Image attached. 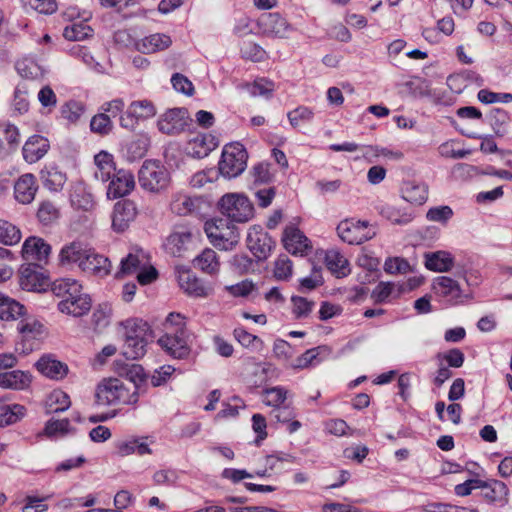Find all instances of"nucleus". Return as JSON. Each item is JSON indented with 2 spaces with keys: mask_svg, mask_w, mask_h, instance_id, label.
I'll list each match as a JSON object with an SVG mask.
<instances>
[{
  "mask_svg": "<svg viewBox=\"0 0 512 512\" xmlns=\"http://www.w3.org/2000/svg\"><path fill=\"white\" fill-rule=\"evenodd\" d=\"M125 342L122 354L126 359L137 360L146 354V347L151 338V328L142 319H129L124 324Z\"/></svg>",
  "mask_w": 512,
  "mask_h": 512,
  "instance_id": "f03ea898",
  "label": "nucleus"
},
{
  "mask_svg": "<svg viewBox=\"0 0 512 512\" xmlns=\"http://www.w3.org/2000/svg\"><path fill=\"white\" fill-rule=\"evenodd\" d=\"M241 55L243 58L253 62H259L265 59V50L254 42H245L241 47Z\"/></svg>",
  "mask_w": 512,
  "mask_h": 512,
  "instance_id": "bf43d9fd",
  "label": "nucleus"
},
{
  "mask_svg": "<svg viewBox=\"0 0 512 512\" xmlns=\"http://www.w3.org/2000/svg\"><path fill=\"white\" fill-rule=\"evenodd\" d=\"M49 148L50 143L47 138L41 135H32L23 145V158L27 163H36L47 154Z\"/></svg>",
  "mask_w": 512,
  "mask_h": 512,
  "instance_id": "6ab92c4d",
  "label": "nucleus"
},
{
  "mask_svg": "<svg viewBox=\"0 0 512 512\" xmlns=\"http://www.w3.org/2000/svg\"><path fill=\"white\" fill-rule=\"evenodd\" d=\"M246 165L245 148L240 143H232L224 146L217 172L226 178H234L245 170Z\"/></svg>",
  "mask_w": 512,
  "mask_h": 512,
  "instance_id": "423d86ee",
  "label": "nucleus"
},
{
  "mask_svg": "<svg viewBox=\"0 0 512 512\" xmlns=\"http://www.w3.org/2000/svg\"><path fill=\"white\" fill-rule=\"evenodd\" d=\"M177 281L180 288L191 297L204 298L212 293V289L203 284L190 270L179 269L177 271Z\"/></svg>",
  "mask_w": 512,
  "mask_h": 512,
  "instance_id": "dca6fc26",
  "label": "nucleus"
},
{
  "mask_svg": "<svg viewBox=\"0 0 512 512\" xmlns=\"http://www.w3.org/2000/svg\"><path fill=\"white\" fill-rule=\"evenodd\" d=\"M19 284L26 291H40L48 284V278L35 265H27L20 270Z\"/></svg>",
  "mask_w": 512,
  "mask_h": 512,
  "instance_id": "aec40b11",
  "label": "nucleus"
},
{
  "mask_svg": "<svg viewBox=\"0 0 512 512\" xmlns=\"http://www.w3.org/2000/svg\"><path fill=\"white\" fill-rule=\"evenodd\" d=\"M71 405L68 394L61 390H54L48 397L47 407L50 412H62Z\"/></svg>",
  "mask_w": 512,
  "mask_h": 512,
  "instance_id": "8fccbe9b",
  "label": "nucleus"
},
{
  "mask_svg": "<svg viewBox=\"0 0 512 512\" xmlns=\"http://www.w3.org/2000/svg\"><path fill=\"white\" fill-rule=\"evenodd\" d=\"M70 430V422L68 419L50 420L46 423L44 434L48 437L64 436Z\"/></svg>",
  "mask_w": 512,
  "mask_h": 512,
  "instance_id": "4d7b16f0",
  "label": "nucleus"
},
{
  "mask_svg": "<svg viewBox=\"0 0 512 512\" xmlns=\"http://www.w3.org/2000/svg\"><path fill=\"white\" fill-rule=\"evenodd\" d=\"M129 115L135 116L136 119H148L156 114L154 104L149 100H137L128 106Z\"/></svg>",
  "mask_w": 512,
  "mask_h": 512,
  "instance_id": "a18cd8bd",
  "label": "nucleus"
},
{
  "mask_svg": "<svg viewBox=\"0 0 512 512\" xmlns=\"http://www.w3.org/2000/svg\"><path fill=\"white\" fill-rule=\"evenodd\" d=\"M90 248H88L81 241H72L63 245L58 254V261L62 267L73 268L77 266L79 269L82 267Z\"/></svg>",
  "mask_w": 512,
  "mask_h": 512,
  "instance_id": "2eb2a0df",
  "label": "nucleus"
},
{
  "mask_svg": "<svg viewBox=\"0 0 512 512\" xmlns=\"http://www.w3.org/2000/svg\"><path fill=\"white\" fill-rule=\"evenodd\" d=\"M190 123L191 118L187 109L173 108L159 117L157 127L163 134L176 135L185 131Z\"/></svg>",
  "mask_w": 512,
  "mask_h": 512,
  "instance_id": "1a4fd4ad",
  "label": "nucleus"
},
{
  "mask_svg": "<svg viewBox=\"0 0 512 512\" xmlns=\"http://www.w3.org/2000/svg\"><path fill=\"white\" fill-rule=\"evenodd\" d=\"M258 25L262 28L264 34L278 38H284L290 30V25L286 19L278 13H269L262 16L258 21Z\"/></svg>",
  "mask_w": 512,
  "mask_h": 512,
  "instance_id": "5701e85b",
  "label": "nucleus"
},
{
  "mask_svg": "<svg viewBox=\"0 0 512 512\" xmlns=\"http://www.w3.org/2000/svg\"><path fill=\"white\" fill-rule=\"evenodd\" d=\"M81 270L90 275L105 277L111 271V263L107 257L90 249L84 262H82Z\"/></svg>",
  "mask_w": 512,
  "mask_h": 512,
  "instance_id": "4be33fe9",
  "label": "nucleus"
},
{
  "mask_svg": "<svg viewBox=\"0 0 512 512\" xmlns=\"http://www.w3.org/2000/svg\"><path fill=\"white\" fill-rule=\"evenodd\" d=\"M288 120L290 124L297 128L303 123H309L312 121L314 117V112L312 109L305 107V106H299L296 109L290 111L287 114Z\"/></svg>",
  "mask_w": 512,
  "mask_h": 512,
  "instance_id": "864d4df0",
  "label": "nucleus"
},
{
  "mask_svg": "<svg viewBox=\"0 0 512 512\" xmlns=\"http://www.w3.org/2000/svg\"><path fill=\"white\" fill-rule=\"evenodd\" d=\"M136 216L137 207L133 201H118L112 212V229L117 233L126 231Z\"/></svg>",
  "mask_w": 512,
  "mask_h": 512,
  "instance_id": "ddd939ff",
  "label": "nucleus"
},
{
  "mask_svg": "<svg viewBox=\"0 0 512 512\" xmlns=\"http://www.w3.org/2000/svg\"><path fill=\"white\" fill-rule=\"evenodd\" d=\"M368 226L369 224L366 221L346 219L338 224L337 233L344 242L350 245H359L372 239L376 234Z\"/></svg>",
  "mask_w": 512,
  "mask_h": 512,
  "instance_id": "6e6552de",
  "label": "nucleus"
},
{
  "mask_svg": "<svg viewBox=\"0 0 512 512\" xmlns=\"http://www.w3.org/2000/svg\"><path fill=\"white\" fill-rule=\"evenodd\" d=\"M20 240V229L14 224L0 219V243L12 246L19 243Z\"/></svg>",
  "mask_w": 512,
  "mask_h": 512,
  "instance_id": "49530a36",
  "label": "nucleus"
},
{
  "mask_svg": "<svg viewBox=\"0 0 512 512\" xmlns=\"http://www.w3.org/2000/svg\"><path fill=\"white\" fill-rule=\"evenodd\" d=\"M26 409L20 404L0 406V426H8L18 422L25 415Z\"/></svg>",
  "mask_w": 512,
  "mask_h": 512,
  "instance_id": "c03bdc74",
  "label": "nucleus"
},
{
  "mask_svg": "<svg viewBox=\"0 0 512 512\" xmlns=\"http://www.w3.org/2000/svg\"><path fill=\"white\" fill-rule=\"evenodd\" d=\"M18 330L26 338H37L44 333V326L34 318H23L18 325Z\"/></svg>",
  "mask_w": 512,
  "mask_h": 512,
  "instance_id": "3c124183",
  "label": "nucleus"
},
{
  "mask_svg": "<svg viewBox=\"0 0 512 512\" xmlns=\"http://www.w3.org/2000/svg\"><path fill=\"white\" fill-rule=\"evenodd\" d=\"M29 91L30 88L26 81H20L16 85L11 102L12 109L15 113L23 115L29 111Z\"/></svg>",
  "mask_w": 512,
  "mask_h": 512,
  "instance_id": "79ce46f5",
  "label": "nucleus"
},
{
  "mask_svg": "<svg viewBox=\"0 0 512 512\" xmlns=\"http://www.w3.org/2000/svg\"><path fill=\"white\" fill-rule=\"evenodd\" d=\"M273 354L278 360L288 363L294 355V349L287 341L277 339L273 344Z\"/></svg>",
  "mask_w": 512,
  "mask_h": 512,
  "instance_id": "338daca9",
  "label": "nucleus"
},
{
  "mask_svg": "<svg viewBox=\"0 0 512 512\" xmlns=\"http://www.w3.org/2000/svg\"><path fill=\"white\" fill-rule=\"evenodd\" d=\"M91 308V299L89 295L79 290V293L76 294L70 300H61L58 303V309L67 315H72L74 317H80L84 314L88 313Z\"/></svg>",
  "mask_w": 512,
  "mask_h": 512,
  "instance_id": "b1692460",
  "label": "nucleus"
},
{
  "mask_svg": "<svg viewBox=\"0 0 512 512\" xmlns=\"http://www.w3.org/2000/svg\"><path fill=\"white\" fill-rule=\"evenodd\" d=\"M247 247L258 260H265L270 255L275 242L260 226H252L247 234Z\"/></svg>",
  "mask_w": 512,
  "mask_h": 512,
  "instance_id": "9d476101",
  "label": "nucleus"
},
{
  "mask_svg": "<svg viewBox=\"0 0 512 512\" xmlns=\"http://www.w3.org/2000/svg\"><path fill=\"white\" fill-rule=\"evenodd\" d=\"M325 264L328 270L338 278L345 277L350 272L348 260L336 250L326 252Z\"/></svg>",
  "mask_w": 512,
  "mask_h": 512,
  "instance_id": "ea45409f",
  "label": "nucleus"
},
{
  "mask_svg": "<svg viewBox=\"0 0 512 512\" xmlns=\"http://www.w3.org/2000/svg\"><path fill=\"white\" fill-rule=\"evenodd\" d=\"M453 216V210L450 206H436L428 209L426 218L431 222H438L445 225Z\"/></svg>",
  "mask_w": 512,
  "mask_h": 512,
  "instance_id": "6e6d98bb",
  "label": "nucleus"
},
{
  "mask_svg": "<svg viewBox=\"0 0 512 512\" xmlns=\"http://www.w3.org/2000/svg\"><path fill=\"white\" fill-rule=\"evenodd\" d=\"M384 270L388 274H406L410 271V265L404 258L390 257L384 263Z\"/></svg>",
  "mask_w": 512,
  "mask_h": 512,
  "instance_id": "0e129e2a",
  "label": "nucleus"
},
{
  "mask_svg": "<svg viewBox=\"0 0 512 512\" xmlns=\"http://www.w3.org/2000/svg\"><path fill=\"white\" fill-rule=\"evenodd\" d=\"M32 382L28 371L12 370L0 373V387L9 390H25Z\"/></svg>",
  "mask_w": 512,
  "mask_h": 512,
  "instance_id": "a878e982",
  "label": "nucleus"
},
{
  "mask_svg": "<svg viewBox=\"0 0 512 512\" xmlns=\"http://www.w3.org/2000/svg\"><path fill=\"white\" fill-rule=\"evenodd\" d=\"M478 100L484 104H493L497 102L501 103H511L512 102V94L511 93H496L489 91L487 89H482L478 92Z\"/></svg>",
  "mask_w": 512,
  "mask_h": 512,
  "instance_id": "052dcab7",
  "label": "nucleus"
},
{
  "mask_svg": "<svg viewBox=\"0 0 512 512\" xmlns=\"http://www.w3.org/2000/svg\"><path fill=\"white\" fill-rule=\"evenodd\" d=\"M107 187V198L117 199L129 195L135 188V179L129 170L120 169L113 173Z\"/></svg>",
  "mask_w": 512,
  "mask_h": 512,
  "instance_id": "f8f14e48",
  "label": "nucleus"
},
{
  "mask_svg": "<svg viewBox=\"0 0 512 512\" xmlns=\"http://www.w3.org/2000/svg\"><path fill=\"white\" fill-rule=\"evenodd\" d=\"M218 146L217 138L210 133L197 134L191 138L186 146L187 154L194 158L208 156Z\"/></svg>",
  "mask_w": 512,
  "mask_h": 512,
  "instance_id": "f3484780",
  "label": "nucleus"
},
{
  "mask_svg": "<svg viewBox=\"0 0 512 512\" xmlns=\"http://www.w3.org/2000/svg\"><path fill=\"white\" fill-rule=\"evenodd\" d=\"M402 198L413 205H423L428 199V186L413 180L404 181L401 186Z\"/></svg>",
  "mask_w": 512,
  "mask_h": 512,
  "instance_id": "bb28decb",
  "label": "nucleus"
},
{
  "mask_svg": "<svg viewBox=\"0 0 512 512\" xmlns=\"http://www.w3.org/2000/svg\"><path fill=\"white\" fill-rule=\"evenodd\" d=\"M288 391L280 386L265 389L263 391V402L273 409L283 405L287 399Z\"/></svg>",
  "mask_w": 512,
  "mask_h": 512,
  "instance_id": "09e8293b",
  "label": "nucleus"
},
{
  "mask_svg": "<svg viewBox=\"0 0 512 512\" xmlns=\"http://www.w3.org/2000/svg\"><path fill=\"white\" fill-rule=\"evenodd\" d=\"M193 265L195 268L209 275L217 274L220 269V262L217 253L210 248L204 249L198 256H196L193 260Z\"/></svg>",
  "mask_w": 512,
  "mask_h": 512,
  "instance_id": "4c0bfd02",
  "label": "nucleus"
},
{
  "mask_svg": "<svg viewBox=\"0 0 512 512\" xmlns=\"http://www.w3.org/2000/svg\"><path fill=\"white\" fill-rule=\"evenodd\" d=\"M90 128L93 132L106 135L112 130V121L110 116L105 113L95 115L90 122Z\"/></svg>",
  "mask_w": 512,
  "mask_h": 512,
  "instance_id": "e2e57ef3",
  "label": "nucleus"
},
{
  "mask_svg": "<svg viewBox=\"0 0 512 512\" xmlns=\"http://www.w3.org/2000/svg\"><path fill=\"white\" fill-rule=\"evenodd\" d=\"M160 347L171 357L176 359L187 358L190 354V347L185 339V331L166 332L158 339Z\"/></svg>",
  "mask_w": 512,
  "mask_h": 512,
  "instance_id": "4468645a",
  "label": "nucleus"
},
{
  "mask_svg": "<svg viewBox=\"0 0 512 512\" xmlns=\"http://www.w3.org/2000/svg\"><path fill=\"white\" fill-rule=\"evenodd\" d=\"M70 203L76 209L89 211L94 206L92 194L82 182L72 184L70 190Z\"/></svg>",
  "mask_w": 512,
  "mask_h": 512,
  "instance_id": "473e14b6",
  "label": "nucleus"
},
{
  "mask_svg": "<svg viewBox=\"0 0 512 512\" xmlns=\"http://www.w3.org/2000/svg\"><path fill=\"white\" fill-rule=\"evenodd\" d=\"M140 187L149 193L159 194L166 191L171 183L168 169L158 160H145L138 171Z\"/></svg>",
  "mask_w": 512,
  "mask_h": 512,
  "instance_id": "7ed1b4c3",
  "label": "nucleus"
},
{
  "mask_svg": "<svg viewBox=\"0 0 512 512\" xmlns=\"http://www.w3.org/2000/svg\"><path fill=\"white\" fill-rule=\"evenodd\" d=\"M275 90V84L273 81L266 78L256 79L250 86L249 92L252 96H262L270 98Z\"/></svg>",
  "mask_w": 512,
  "mask_h": 512,
  "instance_id": "603ef678",
  "label": "nucleus"
},
{
  "mask_svg": "<svg viewBox=\"0 0 512 512\" xmlns=\"http://www.w3.org/2000/svg\"><path fill=\"white\" fill-rule=\"evenodd\" d=\"M93 30L85 23H73L65 27L63 36L69 41H81L92 36Z\"/></svg>",
  "mask_w": 512,
  "mask_h": 512,
  "instance_id": "de8ad7c7",
  "label": "nucleus"
},
{
  "mask_svg": "<svg viewBox=\"0 0 512 512\" xmlns=\"http://www.w3.org/2000/svg\"><path fill=\"white\" fill-rule=\"evenodd\" d=\"M218 177L215 169H207L196 172L190 179V185L193 188H202L208 183H212Z\"/></svg>",
  "mask_w": 512,
  "mask_h": 512,
  "instance_id": "69168bd1",
  "label": "nucleus"
},
{
  "mask_svg": "<svg viewBox=\"0 0 512 512\" xmlns=\"http://www.w3.org/2000/svg\"><path fill=\"white\" fill-rule=\"evenodd\" d=\"M36 367L44 376L55 380L63 379L68 373V367L65 363L47 356L40 358Z\"/></svg>",
  "mask_w": 512,
  "mask_h": 512,
  "instance_id": "2f4dec72",
  "label": "nucleus"
},
{
  "mask_svg": "<svg viewBox=\"0 0 512 512\" xmlns=\"http://www.w3.org/2000/svg\"><path fill=\"white\" fill-rule=\"evenodd\" d=\"M282 241L285 249L293 255H303L304 252L310 249L308 238L294 226L286 227Z\"/></svg>",
  "mask_w": 512,
  "mask_h": 512,
  "instance_id": "412c9836",
  "label": "nucleus"
},
{
  "mask_svg": "<svg viewBox=\"0 0 512 512\" xmlns=\"http://www.w3.org/2000/svg\"><path fill=\"white\" fill-rule=\"evenodd\" d=\"M480 488L484 490L483 496L491 502L505 503L507 501L508 488L502 481H482Z\"/></svg>",
  "mask_w": 512,
  "mask_h": 512,
  "instance_id": "a19ab883",
  "label": "nucleus"
},
{
  "mask_svg": "<svg viewBox=\"0 0 512 512\" xmlns=\"http://www.w3.org/2000/svg\"><path fill=\"white\" fill-rule=\"evenodd\" d=\"M40 177L44 187L55 192L60 191L67 181L66 174L53 165L45 166Z\"/></svg>",
  "mask_w": 512,
  "mask_h": 512,
  "instance_id": "e433bc0d",
  "label": "nucleus"
},
{
  "mask_svg": "<svg viewBox=\"0 0 512 512\" xmlns=\"http://www.w3.org/2000/svg\"><path fill=\"white\" fill-rule=\"evenodd\" d=\"M49 497H37L32 495H27L24 499V506L22 508V512H45L48 510V505L45 504V500Z\"/></svg>",
  "mask_w": 512,
  "mask_h": 512,
  "instance_id": "774afa93",
  "label": "nucleus"
},
{
  "mask_svg": "<svg viewBox=\"0 0 512 512\" xmlns=\"http://www.w3.org/2000/svg\"><path fill=\"white\" fill-rule=\"evenodd\" d=\"M487 118L494 132L497 135H501L503 133L504 125L508 122L509 116L505 110L494 108L487 115Z\"/></svg>",
  "mask_w": 512,
  "mask_h": 512,
  "instance_id": "13d9d810",
  "label": "nucleus"
},
{
  "mask_svg": "<svg viewBox=\"0 0 512 512\" xmlns=\"http://www.w3.org/2000/svg\"><path fill=\"white\" fill-rule=\"evenodd\" d=\"M26 308L20 302L0 292V319L4 321L17 320L23 317Z\"/></svg>",
  "mask_w": 512,
  "mask_h": 512,
  "instance_id": "f704fd0d",
  "label": "nucleus"
},
{
  "mask_svg": "<svg viewBox=\"0 0 512 512\" xmlns=\"http://www.w3.org/2000/svg\"><path fill=\"white\" fill-rule=\"evenodd\" d=\"M205 233L211 244L220 250H232L239 243L238 228L226 218H217L205 223Z\"/></svg>",
  "mask_w": 512,
  "mask_h": 512,
  "instance_id": "20e7f679",
  "label": "nucleus"
},
{
  "mask_svg": "<svg viewBox=\"0 0 512 512\" xmlns=\"http://www.w3.org/2000/svg\"><path fill=\"white\" fill-rule=\"evenodd\" d=\"M172 45V39L164 33H154L145 36L135 43L136 49L144 54L156 53L169 48Z\"/></svg>",
  "mask_w": 512,
  "mask_h": 512,
  "instance_id": "393cba45",
  "label": "nucleus"
},
{
  "mask_svg": "<svg viewBox=\"0 0 512 512\" xmlns=\"http://www.w3.org/2000/svg\"><path fill=\"white\" fill-rule=\"evenodd\" d=\"M37 185L34 175L24 174L16 181L14 185V194L18 202L22 204L30 203L36 194Z\"/></svg>",
  "mask_w": 512,
  "mask_h": 512,
  "instance_id": "c756f323",
  "label": "nucleus"
},
{
  "mask_svg": "<svg viewBox=\"0 0 512 512\" xmlns=\"http://www.w3.org/2000/svg\"><path fill=\"white\" fill-rule=\"evenodd\" d=\"M149 147L146 136H138L125 145V155L128 161L133 162L145 156Z\"/></svg>",
  "mask_w": 512,
  "mask_h": 512,
  "instance_id": "37998d69",
  "label": "nucleus"
},
{
  "mask_svg": "<svg viewBox=\"0 0 512 512\" xmlns=\"http://www.w3.org/2000/svg\"><path fill=\"white\" fill-rule=\"evenodd\" d=\"M199 236V231L189 225H176L165 239L163 246L171 256L181 257Z\"/></svg>",
  "mask_w": 512,
  "mask_h": 512,
  "instance_id": "0eeeda50",
  "label": "nucleus"
},
{
  "mask_svg": "<svg viewBox=\"0 0 512 512\" xmlns=\"http://www.w3.org/2000/svg\"><path fill=\"white\" fill-rule=\"evenodd\" d=\"M15 68L23 78L22 81H42L46 75V69L32 58H24L16 62Z\"/></svg>",
  "mask_w": 512,
  "mask_h": 512,
  "instance_id": "7c9ffc66",
  "label": "nucleus"
},
{
  "mask_svg": "<svg viewBox=\"0 0 512 512\" xmlns=\"http://www.w3.org/2000/svg\"><path fill=\"white\" fill-rule=\"evenodd\" d=\"M292 271V261L287 255H280L274 264V277L277 280H288L292 276Z\"/></svg>",
  "mask_w": 512,
  "mask_h": 512,
  "instance_id": "5fc2aeb1",
  "label": "nucleus"
},
{
  "mask_svg": "<svg viewBox=\"0 0 512 512\" xmlns=\"http://www.w3.org/2000/svg\"><path fill=\"white\" fill-rule=\"evenodd\" d=\"M425 267L434 272H447L454 265V258L447 251L429 252L424 255Z\"/></svg>",
  "mask_w": 512,
  "mask_h": 512,
  "instance_id": "72a5a7b5",
  "label": "nucleus"
},
{
  "mask_svg": "<svg viewBox=\"0 0 512 512\" xmlns=\"http://www.w3.org/2000/svg\"><path fill=\"white\" fill-rule=\"evenodd\" d=\"M147 264L148 259L142 250L131 252L121 260L120 269L116 273V277L137 274L141 269H144Z\"/></svg>",
  "mask_w": 512,
  "mask_h": 512,
  "instance_id": "c85d7f7f",
  "label": "nucleus"
},
{
  "mask_svg": "<svg viewBox=\"0 0 512 512\" xmlns=\"http://www.w3.org/2000/svg\"><path fill=\"white\" fill-rule=\"evenodd\" d=\"M321 348L322 347H316L306 350L302 355L298 356L292 363H290L289 366L294 369H305L310 367L317 359Z\"/></svg>",
  "mask_w": 512,
  "mask_h": 512,
  "instance_id": "680f3d73",
  "label": "nucleus"
},
{
  "mask_svg": "<svg viewBox=\"0 0 512 512\" xmlns=\"http://www.w3.org/2000/svg\"><path fill=\"white\" fill-rule=\"evenodd\" d=\"M96 403L101 406L116 404L135 405L139 400L138 389L135 385L131 388L117 378L102 380L96 387Z\"/></svg>",
  "mask_w": 512,
  "mask_h": 512,
  "instance_id": "f257e3e1",
  "label": "nucleus"
},
{
  "mask_svg": "<svg viewBox=\"0 0 512 512\" xmlns=\"http://www.w3.org/2000/svg\"><path fill=\"white\" fill-rule=\"evenodd\" d=\"M201 199L184 193H175L172 196L170 209L179 216L190 215L201 208Z\"/></svg>",
  "mask_w": 512,
  "mask_h": 512,
  "instance_id": "cd10ccee",
  "label": "nucleus"
},
{
  "mask_svg": "<svg viewBox=\"0 0 512 512\" xmlns=\"http://www.w3.org/2000/svg\"><path fill=\"white\" fill-rule=\"evenodd\" d=\"M433 290L445 302L456 305L462 303L466 295L459 283L447 276H439L433 281Z\"/></svg>",
  "mask_w": 512,
  "mask_h": 512,
  "instance_id": "9b49d317",
  "label": "nucleus"
},
{
  "mask_svg": "<svg viewBox=\"0 0 512 512\" xmlns=\"http://www.w3.org/2000/svg\"><path fill=\"white\" fill-rule=\"evenodd\" d=\"M96 170L94 176L101 182H107L117 170L113 162V156L106 151H101L94 157Z\"/></svg>",
  "mask_w": 512,
  "mask_h": 512,
  "instance_id": "c9c22d12",
  "label": "nucleus"
},
{
  "mask_svg": "<svg viewBox=\"0 0 512 512\" xmlns=\"http://www.w3.org/2000/svg\"><path fill=\"white\" fill-rule=\"evenodd\" d=\"M223 215L232 222L245 223L254 216V208L249 199L240 193H227L219 201Z\"/></svg>",
  "mask_w": 512,
  "mask_h": 512,
  "instance_id": "39448f33",
  "label": "nucleus"
},
{
  "mask_svg": "<svg viewBox=\"0 0 512 512\" xmlns=\"http://www.w3.org/2000/svg\"><path fill=\"white\" fill-rule=\"evenodd\" d=\"M79 290H82L81 284L71 278H60L56 279L51 284V291L57 297L62 298V300H70L76 294L79 293Z\"/></svg>",
  "mask_w": 512,
  "mask_h": 512,
  "instance_id": "58836bf2",
  "label": "nucleus"
},
{
  "mask_svg": "<svg viewBox=\"0 0 512 512\" xmlns=\"http://www.w3.org/2000/svg\"><path fill=\"white\" fill-rule=\"evenodd\" d=\"M51 253V246L42 238L28 237L22 246V257L26 261H46Z\"/></svg>",
  "mask_w": 512,
  "mask_h": 512,
  "instance_id": "a211bd4d",
  "label": "nucleus"
}]
</instances>
